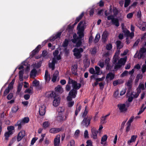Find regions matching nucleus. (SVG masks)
I'll return each mask as SVG.
<instances>
[{
    "mask_svg": "<svg viewBox=\"0 0 146 146\" xmlns=\"http://www.w3.org/2000/svg\"><path fill=\"white\" fill-rule=\"evenodd\" d=\"M50 95V97L54 98L53 102V106L55 107L58 106L60 103V99L58 94H57L56 92L52 91Z\"/></svg>",
    "mask_w": 146,
    "mask_h": 146,
    "instance_id": "1",
    "label": "nucleus"
},
{
    "mask_svg": "<svg viewBox=\"0 0 146 146\" xmlns=\"http://www.w3.org/2000/svg\"><path fill=\"white\" fill-rule=\"evenodd\" d=\"M81 86V84H78V86L73 87V88L70 91L69 95L70 96L73 98H75L77 94V90L79 89Z\"/></svg>",
    "mask_w": 146,
    "mask_h": 146,
    "instance_id": "2",
    "label": "nucleus"
},
{
    "mask_svg": "<svg viewBox=\"0 0 146 146\" xmlns=\"http://www.w3.org/2000/svg\"><path fill=\"white\" fill-rule=\"evenodd\" d=\"M145 53V51L143 50V49L142 48H141L139 50V52L137 50L134 56V58H137L139 60L141 58H143L145 56L144 55V53Z\"/></svg>",
    "mask_w": 146,
    "mask_h": 146,
    "instance_id": "3",
    "label": "nucleus"
},
{
    "mask_svg": "<svg viewBox=\"0 0 146 146\" xmlns=\"http://www.w3.org/2000/svg\"><path fill=\"white\" fill-rule=\"evenodd\" d=\"M86 27V23L84 20L81 21L78 24L77 28L78 32H84Z\"/></svg>",
    "mask_w": 146,
    "mask_h": 146,
    "instance_id": "4",
    "label": "nucleus"
},
{
    "mask_svg": "<svg viewBox=\"0 0 146 146\" xmlns=\"http://www.w3.org/2000/svg\"><path fill=\"white\" fill-rule=\"evenodd\" d=\"M92 117H85L82 121V124H84L86 127H88L90 123Z\"/></svg>",
    "mask_w": 146,
    "mask_h": 146,
    "instance_id": "5",
    "label": "nucleus"
},
{
    "mask_svg": "<svg viewBox=\"0 0 146 146\" xmlns=\"http://www.w3.org/2000/svg\"><path fill=\"white\" fill-rule=\"evenodd\" d=\"M25 131L23 130H22L20 131L18 134L17 137V140L18 141H21L23 137H25Z\"/></svg>",
    "mask_w": 146,
    "mask_h": 146,
    "instance_id": "6",
    "label": "nucleus"
},
{
    "mask_svg": "<svg viewBox=\"0 0 146 146\" xmlns=\"http://www.w3.org/2000/svg\"><path fill=\"white\" fill-rule=\"evenodd\" d=\"M117 106L121 112L126 111L127 110L125 104H119L117 105Z\"/></svg>",
    "mask_w": 146,
    "mask_h": 146,
    "instance_id": "7",
    "label": "nucleus"
},
{
    "mask_svg": "<svg viewBox=\"0 0 146 146\" xmlns=\"http://www.w3.org/2000/svg\"><path fill=\"white\" fill-rule=\"evenodd\" d=\"M46 107L44 105H42L39 108V114L40 116H42L44 115L46 112Z\"/></svg>",
    "mask_w": 146,
    "mask_h": 146,
    "instance_id": "8",
    "label": "nucleus"
},
{
    "mask_svg": "<svg viewBox=\"0 0 146 146\" xmlns=\"http://www.w3.org/2000/svg\"><path fill=\"white\" fill-rule=\"evenodd\" d=\"M78 84L76 81L72 79L69 77L68 84H72V87L78 86Z\"/></svg>",
    "mask_w": 146,
    "mask_h": 146,
    "instance_id": "9",
    "label": "nucleus"
},
{
    "mask_svg": "<svg viewBox=\"0 0 146 146\" xmlns=\"http://www.w3.org/2000/svg\"><path fill=\"white\" fill-rule=\"evenodd\" d=\"M41 48V45H39L34 50L32 51L31 54V56L32 57H33L40 50Z\"/></svg>",
    "mask_w": 146,
    "mask_h": 146,
    "instance_id": "10",
    "label": "nucleus"
},
{
    "mask_svg": "<svg viewBox=\"0 0 146 146\" xmlns=\"http://www.w3.org/2000/svg\"><path fill=\"white\" fill-rule=\"evenodd\" d=\"M62 129V128L61 127L60 128H52L50 129L49 132L52 133H58L61 131Z\"/></svg>",
    "mask_w": 146,
    "mask_h": 146,
    "instance_id": "11",
    "label": "nucleus"
},
{
    "mask_svg": "<svg viewBox=\"0 0 146 146\" xmlns=\"http://www.w3.org/2000/svg\"><path fill=\"white\" fill-rule=\"evenodd\" d=\"M108 35V33L107 31H105L103 32L102 35V39L104 42L106 41Z\"/></svg>",
    "mask_w": 146,
    "mask_h": 146,
    "instance_id": "12",
    "label": "nucleus"
},
{
    "mask_svg": "<svg viewBox=\"0 0 146 146\" xmlns=\"http://www.w3.org/2000/svg\"><path fill=\"white\" fill-rule=\"evenodd\" d=\"M78 66L76 64H74L72 66L71 70L73 74L76 76L78 75L77 73Z\"/></svg>",
    "mask_w": 146,
    "mask_h": 146,
    "instance_id": "13",
    "label": "nucleus"
},
{
    "mask_svg": "<svg viewBox=\"0 0 146 146\" xmlns=\"http://www.w3.org/2000/svg\"><path fill=\"white\" fill-rule=\"evenodd\" d=\"M111 22L112 25H115L116 27H118L119 26V19L117 18H115L111 20Z\"/></svg>",
    "mask_w": 146,
    "mask_h": 146,
    "instance_id": "14",
    "label": "nucleus"
},
{
    "mask_svg": "<svg viewBox=\"0 0 146 146\" xmlns=\"http://www.w3.org/2000/svg\"><path fill=\"white\" fill-rule=\"evenodd\" d=\"M66 119V117L64 118V116L61 114H59L56 117L57 120L62 122L63 121L65 120Z\"/></svg>",
    "mask_w": 146,
    "mask_h": 146,
    "instance_id": "15",
    "label": "nucleus"
},
{
    "mask_svg": "<svg viewBox=\"0 0 146 146\" xmlns=\"http://www.w3.org/2000/svg\"><path fill=\"white\" fill-rule=\"evenodd\" d=\"M91 131L93 138L94 139H97V135L98 133V131L96 130L95 128H92L91 129Z\"/></svg>",
    "mask_w": 146,
    "mask_h": 146,
    "instance_id": "16",
    "label": "nucleus"
},
{
    "mask_svg": "<svg viewBox=\"0 0 146 146\" xmlns=\"http://www.w3.org/2000/svg\"><path fill=\"white\" fill-rule=\"evenodd\" d=\"M115 75L114 74L111 72H110L107 74L106 77V79H107L108 78H110V80H111L113 79Z\"/></svg>",
    "mask_w": 146,
    "mask_h": 146,
    "instance_id": "17",
    "label": "nucleus"
},
{
    "mask_svg": "<svg viewBox=\"0 0 146 146\" xmlns=\"http://www.w3.org/2000/svg\"><path fill=\"white\" fill-rule=\"evenodd\" d=\"M58 72L57 70L53 74V77L52 79V81L53 82H55L56 81L57 77L58 76Z\"/></svg>",
    "mask_w": 146,
    "mask_h": 146,
    "instance_id": "18",
    "label": "nucleus"
},
{
    "mask_svg": "<svg viewBox=\"0 0 146 146\" xmlns=\"http://www.w3.org/2000/svg\"><path fill=\"white\" fill-rule=\"evenodd\" d=\"M145 89L144 85L143 84L140 83L137 89V93H140L141 92V90H143Z\"/></svg>",
    "mask_w": 146,
    "mask_h": 146,
    "instance_id": "19",
    "label": "nucleus"
},
{
    "mask_svg": "<svg viewBox=\"0 0 146 146\" xmlns=\"http://www.w3.org/2000/svg\"><path fill=\"white\" fill-rule=\"evenodd\" d=\"M48 70H46L45 74L44 77L46 81L47 82H48L50 79V75L48 74Z\"/></svg>",
    "mask_w": 146,
    "mask_h": 146,
    "instance_id": "20",
    "label": "nucleus"
},
{
    "mask_svg": "<svg viewBox=\"0 0 146 146\" xmlns=\"http://www.w3.org/2000/svg\"><path fill=\"white\" fill-rule=\"evenodd\" d=\"M24 124L23 123L21 120L18 121L17 123L15 125V126H18V129L20 130L22 128V125H23Z\"/></svg>",
    "mask_w": 146,
    "mask_h": 146,
    "instance_id": "21",
    "label": "nucleus"
},
{
    "mask_svg": "<svg viewBox=\"0 0 146 146\" xmlns=\"http://www.w3.org/2000/svg\"><path fill=\"white\" fill-rule=\"evenodd\" d=\"M84 15V12H82L80 15L76 17L75 20V24H76L78 22L82 19Z\"/></svg>",
    "mask_w": 146,
    "mask_h": 146,
    "instance_id": "22",
    "label": "nucleus"
},
{
    "mask_svg": "<svg viewBox=\"0 0 146 146\" xmlns=\"http://www.w3.org/2000/svg\"><path fill=\"white\" fill-rule=\"evenodd\" d=\"M60 142V138L56 137L54 139V146H58Z\"/></svg>",
    "mask_w": 146,
    "mask_h": 146,
    "instance_id": "23",
    "label": "nucleus"
},
{
    "mask_svg": "<svg viewBox=\"0 0 146 146\" xmlns=\"http://www.w3.org/2000/svg\"><path fill=\"white\" fill-rule=\"evenodd\" d=\"M73 52H74L73 54L75 56L76 58L78 59L80 58H81L82 55L81 53H80L76 51H74V50H73Z\"/></svg>",
    "mask_w": 146,
    "mask_h": 146,
    "instance_id": "24",
    "label": "nucleus"
},
{
    "mask_svg": "<svg viewBox=\"0 0 146 146\" xmlns=\"http://www.w3.org/2000/svg\"><path fill=\"white\" fill-rule=\"evenodd\" d=\"M112 11L113 13V15L114 17H116L119 13V11L118 9L116 7L114 6H113V7Z\"/></svg>",
    "mask_w": 146,
    "mask_h": 146,
    "instance_id": "25",
    "label": "nucleus"
},
{
    "mask_svg": "<svg viewBox=\"0 0 146 146\" xmlns=\"http://www.w3.org/2000/svg\"><path fill=\"white\" fill-rule=\"evenodd\" d=\"M126 61V58H121L118 61V63L122 65H124Z\"/></svg>",
    "mask_w": 146,
    "mask_h": 146,
    "instance_id": "26",
    "label": "nucleus"
},
{
    "mask_svg": "<svg viewBox=\"0 0 146 146\" xmlns=\"http://www.w3.org/2000/svg\"><path fill=\"white\" fill-rule=\"evenodd\" d=\"M7 129L8 130V132L10 133L13 134L14 132V130L15 127L14 126H8L7 127Z\"/></svg>",
    "mask_w": 146,
    "mask_h": 146,
    "instance_id": "27",
    "label": "nucleus"
},
{
    "mask_svg": "<svg viewBox=\"0 0 146 146\" xmlns=\"http://www.w3.org/2000/svg\"><path fill=\"white\" fill-rule=\"evenodd\" d=\"M116 44L117 45V49H120L123 47V45L121 44V42L120 40H117L116 41Z\"/></svg>",
    "mask_w": 146,
    "mask_h": 146,
    "instance_id": "28",
    "label": "nucleus"
},
{
    "mask_svg": "<svg viewBox=\"0 0 146 146\" xmlns=\"http://www.w3.org/2000/svg\"><path fill=\"white\" fill-rule=\"evenodd\" d=\"M69 41L67 39H65L63 42L62 46L64 48H66L68 45Z\"/></svg>",
    "mask_w": 146,
    "mask_h": 146,
    "instance_id": "29",
    "label": "nucleus"
},
{
    "mask_svg": "<svg viewBox=\"0 0 146 146\" xmlns=\"http://www.w3.org/2000/svg\"><path fill=\"white\" fill-rule=\"evenodd\" d=\"M108 136L106 135H104L102 137L101 141V144H103V142L106 141L107 139Z\"/></svg>",
    "mask_w": 146,
    "mask_h": 146,
    "instance_id": "30",
    "label": "nucleus"
},
{
    "mask_svg": "<svg viewBox=\"0 0 146 146\" xmlns=\"http://www.w3.org/2000/svg\"><path fill=\"white\" fill-rule=\"evenodd\" d=\"M37 73V71L35 68H33L31 71L30 76H34Z\"/></svg>",
    "mask_w": 146,
    "mask_h": 146,
    "instance_id": "31",
    "label": "nucleus"
},
{
    "mask_svg": "<svg viewBox=\"0 0 146 146\" xmlns=\"http://www.w3.org/2000/svg\"><path fill=\"white\" fill-rule=\"evenodd\" d=\"M12 134L10 133L8 131L5 132L4 135L5 137V139L7 140H8L9 136Z\"/></svg>",
    "mask_w": 146,
    "mask_h": 146,
    "instance_id": "32",
    "label": "nucleus"
},
{
    "mask_svg": "<svg viewBox=\"0 0 146 146\" xmlns=\"http://www.w3.org/2000/svg\"><path fill=\"white\" fill-rule=\"evenodd\" d=\"M23 86V84H19L17 88V94H19Z\"/></svg>",
    "mask_w": 146,
    "mask_h": 146,
    "instance_id": "33",
    "label": "nucleus"
},
{
    "mask_svg": "<svg viewBox=\"0 0 146 146\" xmlns=\"http://www.w3.org/2000/svg\"><path fill=\"white\" fill-rule=\"evenodd\" d=\"M21 120L24 125L25 123H28L29 120L28 117H25L23 119H21Z\"/></svg>",
    "mask_w": 146,
    "mask_h": 146,
    "instance_id": "34",
    "label": "nucleus"
},
{
    "mask_svg": "<svg viewBox=\"0 0 146 146\" xmlns=\"http://www.w3.org/2000/svg\"><path fill=\"white\" fill-rule=\"evenodd\" d=\"M100 38V34H97L95 37L94 41V42L95 43L98 42Z\"/></svg>",
    "mask_w": 146,
    "mask_h": 146,
    "instance_id": "35",
    "label": "nucleus"
},
{
    "mask_svg": "<svg viewBox=\"0 0 146 146\" xmlns=\"http://www.w3.org/2000/svg\"><path fill=\"white\" fill-rule=\"evenodd\" d=\"M81 106H80L78 108H76V109L75 111V116H76L78 113L79 112L81 109Z\"/></svg>",
    "mask_w": 146,
    "mask_h": 146,
    "instance_id": "36",
    "label": "nucleus"
},
{
    "mask_svg": "<svg viewBox=\"0 0 146 146\" xmlns=\"http://www.w3.org/2000/svg\"><path fill=\"white\" fill-rule=\"evenodd\" d=\"M33 86H37L39 84V82L36 80H33L32 82Z\"/></svg>",
    "mask_w": 146,
    "mask_h": 146,
    "instance_id": "37",
    "label": "nucleus"
},
{
    "mask_svg": "<svg viewBox=\"0 0 146 146\" xmlns=\"http://www.w3.org/2000/svg\"><path fill=\"white\" fill-rule=\"evenodd\" d=\"M96 51L97 49L96 47H94L90 51L91 54L93 55L95 54L96 53Z\"/></svg>",
    "mask_w": 146,
    "mask_h": 146,
    "instance_id": "38",
    "label": "nucleus"
},
{
    "mask_svg": "<svg viewBox=\"0 0 146 146\" xmlns=\"http://www.w3.org/2000/svg\"><path fill=\"white\" fill-rule=\"evenodd\" d=\"M122 32L124 33L125 36L128 37V35L130 32L126 28H125L122 30Z\"/></svg>",
    "mask_w": 146,
    "mask_h": 146,
    "instance_id": "39",
    "label": "nucleus"
},
{
    "mask_svg": "<svg viewBox=\"0 0 146 146\" xmlns=\"http://www.w3.org/2000/svg\"><path fill=\"white\" fill-rule=\"evenodd\" d=\"M130 0H125L124 7H127L129 5L130 3Z\"/></svg>",
    "mask_w": 146,
    "mask_h": 146,
    "instance_id": "40",
    "label": "nucleus"
},
{
    "mask_svg": "<svg viewBox=\"0 0 146 146\" xmlns=\"http://www.w3.org/2000/svg\"><path fill=\"white\" fill-rule=\"evenodd\" d=\"M131 82V80H128L127 82V86L128 87L129 90L131 89L132 88Z\"/></svg>",
    "mask_w": 146,
    "mask_h": 146,
    "instance_id": "41",
    "label": "nucleus"
},
{
    "mask_svg": "<svg viewBox=\"0 0 146 146\" xmlns=\"http://www.w3.org/2000/svg\"><path fill=\"white\" fill-rule=\"evenodd\" d=\"M18 107L17 106H15L12 107V111L13 113H16L19 109Z\"/></svg>",
    "mask_w": 146,
    "mask_h": 146,
    "instance_id": "42",
    "label": "nucleus"
},
{
    "mask_svg": "<svg viewBox=\"0 0 146 146\" xmlns=\"http://www.w3.org/2000/svg\"><path fill=\"white\" fill-rule=\"evenodd\" d=\"M95 68L96 71L95 73L96 74H97V75H100V68L98 66H96Z\"/></svg>",
    "mask_w": 146,
    "mask_h": 146,
    "instance_id": "43",
    "label": "nucleus"
},
{
    "mask_svg": "<svg viewBox=\"0 0 146 146\" xmlns=\"http://www.w3.org/2000/svg\"><path fill=\"white\" fill-rule=\"evenodd\" d=\"M134 118V116H132L129 119L128 121H127V124H128L131 125V123L133 121V120Z\"/></svg>",
    "mask_w": 146,
    "mask_h": 146,
    "instance_id": "44",
    "label": "nucleus"
},
{
    "mask_svg": "<svg viewBox=\"0 0 146 146\" xmlns=\"http://www.w3.org/2000/svg\"><path fill=\"white\" fill-rule=\"evenodd\" d=\"M74 51H76V52L80 53L82 52L83 51V50L82 48H75L74 49Z\"/></svg>",
    "mask_w": 146,
    "mask_h": 146,
    "instance_id": "45",
    "label": "nucleus"
},
{
    "mask_svg": "<svg viewBox=\"0 0 146 146\" xmlns=\"http://www.w3.org/2000/svg\"><path fill=\"white\" fill-rule=\"evenodd\" d=\"M126 122V121H123L121 123V128L120 129V130L121 132H122L124 127L125 124Z\"/></svg>",
    "mask_w": 146,
    "mask_h": 146,
    "instance_id": "46",
    "label": "nucleus"
},
{
    "mask_svg": "<svg viewBox=\"0 0 146 146\" xmlns=\"http://www.w3.org/2000/svg\"><path fill=\"white\" fill-rule=\"evenodd\" d=\"M49 67L52 68V70H53L55 68V64L52 63H49L48 64Z\"/></svg>",
    "mask_w": 146,
    "mask_h": 146,
    "instance_id": "47",
    "label": "nucleus"
},
{
    "mask_svg": "<svg viewBox=\"0 0 146 146\" xmlns=\"http://www.w3.org/2000/svg\"><path fill=\"white\" fill-rule=\"evenodd\" d=\"M49 125V124L48 121H45L43 123V127L44 128L48 127Z\"/></svg>",
    "mask_w": 146,
    "mask_h": 146,
    "instance_id": "48",
    "label": "nucleus"
},
{
    "mask_svg": "<svg viewBox=\"0 0 146 146\" xmlns=\"http://www.w3.org/2000/svg\"><path fill=\"white\" fill-rule=\"evenodd\" d=\"M134 13V12H133L128 14L127 15V18L129 19H130L132 18L133 16Z\"/></svg>",
    "mask_w": 146,
    "mask_h": 146,
    "instance_id": "49",
    "label": "nucleus"
},
{
    "mask_svg": "<svg viewBox=\"0 0 146 146\" xmlns=\"http://www.w3.org/2000/svg\"><path fill=\"white\" fill-rule=\"evenodd\" d=\"M62 88L60 86L58 85L55 88V90L56 92H60Z\"/></svg>",
    "mask_w": 146,
    "mask_h": 146,
    "instance_id": "50",
    "label": "nucleus"
},
{
    "mask_svg": "<svg viewBox=\"0 0 146 146\" xmlns=\"http://www.w3.org/2000/svg\"><path fill=\"white\" fill-rule=\"evenodd\" d=\"M78 35L79 38H81L82 37H84V32H78Z\"/></svg>",
    "mask_w": 146,
    "mask_h": 146,
    "instance_id": "51",
    "label": "nucleus"
},
{
    "mask_svg": "<svg viewBox=\"0 0 146 146\" xmlns=\"http://www.w3.org/2000/svg\"><path fill=\"white\" fill-rule=\"evenodd\" d=\"M106 118L104 116L102 117L101 119V123L102 124H104L106 123Z\"/></svg>",
    "mask_w": 146,
    "mask_h": 146,
    "instance_id": "52",
    "label": "nucleus"
},
{
    "mask_svg": "<svg viewBox=\"0 0 146 146\" xmlns=\"http://www.w3.org/2000/svg\"><path fill=\"white\" fill-rule=\"evenodd\" d=\"M106 48L108 50H110L112 48V45L111 44H107L106 45Z\"/></svg>",
    "mask_w": 146,
    "mask_h": 146,
    "instance_id": "53",
    "label": "nucleus"
},
{
    "mask_svg": "<svg viewBox=\"0 0 146 146\" xmlns=\"http://www.w3.org/2000/svg\"><path fill=\"white\" fill-rule=\"evenodd\" d=\"M84 66L85 68H87L88 67L90 64V62L87 61V60L86 61L84 62Z\"/></svg>",
    "mask_w": 146,
    "mask_h": 146,
    "instance_id": "54",
    "label": "nucleus"
},
{
    "mask_svg": "<svg viewBox=\"0 0 146 146\" xmlns=\"http://www.w3.org/2000/svg\"><path fill=\"white\" fill-rule=\"evenodd\" d=\"M13 97V94L10 93L7 96V98L8 100H11Z\"/></svg>",
    "mask_w": 146,
    "mask_h": 146,
    "instance_id": "55",
    "label": "nucleus"
},
{
    "mask_svg": "<svg viewBox=\"0 0 146 146\" xmlns=\"http://www.w3.org/2000/svg\"><path fill=\"white\" fill-rule=\"evenodd\" d=\"M118 60V58L117 57H115V55L113 57V63L114 64H116Z\"/></svg>",
    "mask_w": 146,
    "mask_h": 146,
    "instance_id": "56",
    "label": "nucleus"
},
{
    "mask_svg": "<svg viewBox=\"0 0 146 146\" xmlns=\"http://www.w3.org/2000/svg\"><path fill=\"white\" fill-rule=\"evenodd\" d=\"M142 71L143 73H144L146 71V65L143 64L142 67Z\"/></svg>",
    "mask_w": 146,
    "mask_h": 146,
    "instance_id": "57",
    "label": "nucleus"
},
{
    "mask_svg": "<svg viewBox=\"0 0 146 146\" xmlns=\"http://www.w3.org/2000/svg\"><path fill=\"white\" fill-rule=\"evenodd\" d=\"M37 139V137H35L33 138L31 141V145H33Z\"/></svg>",
    "mask_w": 146,
    "mask_h": 146,
    "instance_id": "58",
    "label": "nucleus"
},
{
    "mask_svg": "<svg viewBox=\"0 0 146 146\" xmlns=\"http://www.w3.org/2000/svg\"><path fill=\"white\" fill-rule=\"evenodd\" d=\"M105 83L100 82L99 84V86L100 87V89L101 90H103L104 88Z\"/></svg>",
    "mask_w": 146,
    "mask_h": 146,
    "instance_id": "59",
    "label": "nucleus"
},
{
    "mask_svg": "<svg viewBox=\"0 0 146 146\" xmlns=\"http://www.w3.org/2000/svg\"><path fill=\"white\" fill-rule=\"evenodd\" d=\"M128 71L127 70L124 71L120 75L121 77H123L127 75L128 73Z\"/></svg>",
    "mask_w": 146,
    "mask_h": 146,
    "instance_id": "60",
    "label": "nucleus"
},
{
    "mask_svg": "<svg viewBox=\"0 0 146 146\" xmlns=\"http://www.w3.org/2000/svg\"><path fill=\"white\" fill-rule=\"evenodd\" d=\"M10 90L8 88H6L5 90L3 93V95L4 96H5L10 91Z\"/></svg>",
    "mask_w": 146,
    "mask_h": 146,
    "instance_id": "61",
    "label": "nucleus"
},
{
    "mask_svg": "<svg viewBox=\"0 0 146 146\" xmlns=\"http://www.w3.org/2000/svg\"><path fill=\"white\" fill-rule=\"evenodd\" d=\"M74 101H70L68 103V106L69 107H71L74 105Z\"/></svg>",
    "mask_w": 146,
    "mask_h": 146,
    "instance_id": "62",
    "label": "nucleus"
},
{
    "mask_svg": "<svg viewBox=\"0 0 146 146\" xmlns=\"http://www.w3.org/2000/svg\"><path fill=\"white\" fill-rule=\"evenodd\" d=\"M90 73L92 74H96L94 69L92 68H91L89 70Z\"/></svg>",
    "mask_w": 146,
    "mask_h": 146,
    "instance_id": "63",
    "label": "nucleus"
},
{
    "mask_svg": "<svg viewBox=\"0 0 146 146\" xmlns=\"http://www.w3.org/2000/svg\"><path fill=\"white\" fill-rule=\"evenodd\" d=\"M84 136L85 138H88V132L87 130H86L84 132Z\"/></svg>",
    "mask_w": 146,
    "mask_h": 146,
    "instance_id": "64",
    "label": "nucleus"
}]
</instances>
